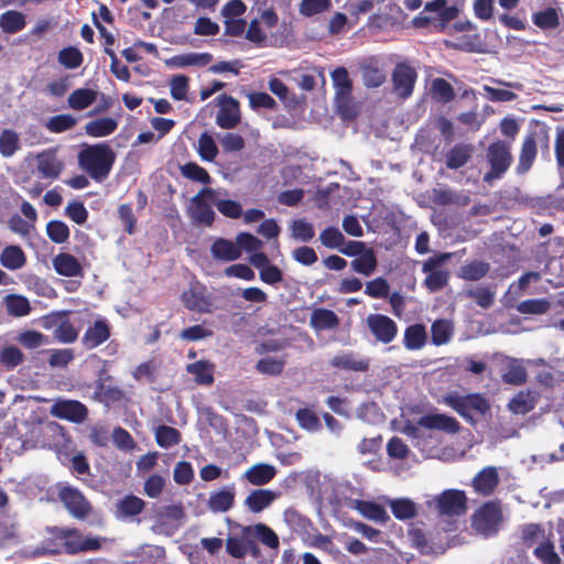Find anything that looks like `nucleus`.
I'll return each instance as SVG.
<instances>
[{
    "instance_id": "69168bd1",
    "label": "nucleus",
    "mask_w": 564,
    "mask_h": 564,
    "mask_svg": "<svg viewBox=\"0 0 564 564\" xmlns=\"http://www.w3.org/2000/svg\"><path fill=\"white\" fill-rule=\"evenodd\" d=\"M185 512L181 505H169L156 510L155 519L163 524L165 520L180 521L184 519Z\"/></svg>"
},
{
    "instance_id": "c85d7f7f",
    "label": "nucleus",
    "mask_w": 564,
    "mask_h": 564,
    "mask_svg": "<svg viewBox=\"0 0 564 564\" xmlns=\"http://www.w3.org/2000/svg\"><path fill=\"white\" fill-rule=\"evenodd\" d=\"M337 315L326 308H315L311 314L310 325L317 332L330 330L338 326Z\"/></svg>"
},
{
    "instance_id": "49530a36",
    "label": "nucleus",
    "mask_w": 564,
    "mask_h": 564,
    "mask_svg": "<svg viewBox=\"0 0 564 564\" xmlns=\"http://www.w3.org/2000/svg\"><path fill=\"white\" fill-rule=\"evenodd\" d=\"M20 149L19 134L10 129L0 133V153L4 158L12 156Z\"/></svg>"
},
{
    "instance_id": "1a4fd4ad",
    "label": "nucleus",
    "mask_w": 564,
    "mask_h": 564,
    "mask_svg": "<svg viewBox=\"0 0 564 564\" xmlns=\"http://www.w3.org/2000/svg\"><path fill=\"white\" fill-rule=\"evenodd\" d=\"M501 519L500 507L494 502H487L473 516V528L482 535H491L498 531Z\"/></svg>"
},
{
    "instance_id": "f257e3e1",
    "label": "nucleus",
    "mask_w": 564,
    "mask_h": 564,
    "mask_svg": "<svg viewBox=\"0 0 564 564\" xmlns=\"http://www.w3.org/2000/svg\"><path fill=\"white\" fill-rule=\"evenodd\" d=\"M115 162L113 151L105 143L86 145L78 153V164L94 180L102 181Z\"/></svg>"
},
{
    "instance_id": "9d476101",
    "label": "nucleus",
    "mask_w": 564,
    "mask_h": 564,
    "mask_svg": "<svg viewBox=\"0 0 564 564\" xmlns=\"http://www.w3.org/2000/svg\"><path fill=\"white\" fill-rule=\"evenodd\" d=\"M67 312H56L45 317L43 326L54 328V337L64 344L74 343L79 334L77 328L68 318Z\"/></svg>"
},
{
    "instance_id": "393cba45",
    "label": "nucleus",
    "mask_w": 564,
    "mask_h": 564,
    "mask_svg": "<svg viewBox=\"0 0 564 564\" xmlns=\"http://www.w3.org/2000/svg\"><path fill=\"white\" fill-rule=\"evenodd\" d=\"M235 496L234 487L214 491L209 495L207 506L214 513L227 512L234 506Z\"/></svg>"
},
{
    "instance_id": "6ab92c4d",
    "label": "nucleus",
    "mask_w": 564,
    "mask_h": 564,
    "mask_svg": "<svg viewBox=\"0 0 564 564\" xmlns=\"http://www.w3.org/2000/svg\"><path fill=\"white\" fill-rule=\"evenodd\" d=\"M276 475V468L270 464L258 463L249 467L242 475L249 484L263 486L269 484Z\"/></svg>"
},
{
    "instance_id": "864d4df0",
    "label": "nucleus",
    "mask_w": 564,
    "mask_h": 564,
    "mask_svg": "<svg viewBox=\"0 0 564 564\" xmlns=\"http://www.w3.org/2000/svg\"><path fill=\"white\" fill-rule=\"evenodd\" d=\"M551 308L550 301L545 299H531L518 304L517 311L521 314L541 315Z\"/></svg>"
},
{
    "instance_id": "6e6552de",
    "label": "nucleus",
    "mask_w": 564,
    "mask_h": 564,
    "mask_svg": "<svg viewBox=\"0 0 564 564\" xmlns=\"http://www.w3.org/2000/svg\"><path fill=\"white\" fill-rule=\"evenodd\" d=\"M58 498L75 519L84 520L91 512V505L77 488L59 486Z\"/></svg>"
},
{
    "instance_id": "e433bc0d",
    "label": "nucleus",
    "mask_w": 564,
    "mask_h": 564,
    "mask_svg": "<svg viewBox=\"0 0 564 564\" xmlns=\"http://www.w3.org/2000/svg\"><path fill=\"white\" fill-rule=\"evenodd\" d=\"M426 339L425 327L421 324H414L405 329L403 344L409 350H419L424 347Z\"/></svg>"
},
{
    "instance_id": "603ef678",
    "label": "nucleus",
    "mask_w": 564,
    "mask_h": 564,
    "mask_svg": "<svg viewBox=\"0 0 564 564\" xmlns=\"http://www.w3.org/2000/svg\"><path fill=\"white\" fill-rule=\"evenodd\" d=\"M197 151L202 160L207 162H213L218 154L216 142L207 132L199 135L197 141Z\"/></svg>"
},
{
    "instance_id": "dca6fc26",
    "label": "nucleus",
    "mask_w": 564,
    "mask_h": 564,
    "mask_svg": "<svg viewBox=\"0 0 564 564\" xmlns=\"http://www.w3.org/2000/svg\"><path fill=\"white\" fill-rule=\"evenodd\" d=\"M37 172L44 178L56 180L64 170V163L57 158L55 149H47L35 158Z\"/></svg>"
},
{
    "instance_id": "4468645a",
    "label": "nucleus",
    "mask_w": 564,
    "mask_h": 564,
    "mask_svg": "<svg viewBox=\"0 0 564 564\" xmlns=\"http://www.w3.org/2000/svg\"><path fill=\"white\" fill-rule=\"evenodd\" d=\"M50 413L54 417L80 423L86 419L88 411L79 401L58 400L51 406Z\"/></svg>"
},
{
    "instance_id": "a19ab883",
    "label": "nucleus",
    "mask_w": 564,
    "mask_h": 564,
    "mask_svg": "<svg viewBox=\"0 0 564 564\" xmlns=\"http://www.w3.org/2000/svg\"><path fill=\"white\" fill-rule=\"evenodd\" d=\"M0 26L6 33H17L25 26V15L22 12L10 10L0 17Z\"/></svg>"
},
{
    "instance_id": "2eb2a0df",
    "label": "nucleus",
    "mask_w": 564,
    "mask_h": 564,
    "mask_svg": "<svg viewBox=\"0 0 564 564\" xmlns=\"http://www.w3.org/2000/svg\"><path fill=\"white\" fill-rule=\"evenodd\" d=\"M393 89L401 98H408L416 82V72L406 64H398L392 73Z\"/></svg>"
},
{
    "instance_id": "4be33fe9",
    "label": "nucleus",
    "mask_w": 564,
    "mask_h": 564,
    "mask_svg": "<svg viewBox=\"0 0 564 564\" xmlns=\"http://www.w3.org/2000/svg\"><path fill=\"white\" fill-rule=\"evenodd\" d=\"M499 481L498 471L495 467L489 466L481 469L473 479L475 491L481 495H490L497 487Z\"/></svg>"
},
{
    "instance_id": "3c124183",
    "label": "nucleus",
    "mask_w": 564,
    "mask_h": 564,
    "mask_svg": "<svg viewBox=\"0 0 564 564\" xmlns=\"http://www.w3.org/2000/svg\"><path fill=\"white\" fill-rule=\"evenodd\" d=\"M285 523L297 533H306L312 527L311 521L293 508L284 511Z\"/></svg>"
},
{
    "instance_id": "4d7b16f0",
    "label": "nucleus",
    "mask_w": 564,
    "mask_h": 564,
    "mask_svg": "<svg viewBox=\"0 0 564 564\" xmlns=\"http://www.w3.org/2000/svg\"><path fill=\"white\" fill-rule=\"evenodd\" d=\"M489 271V264L484 261H474L460 268V276L465 280L477 281Z\"/></svg>"
},
{
    "instance_id": "20e7f679",
    "label": "nucleus",
    "mask_w": 564,
    "mask_h": 564,
    "mask_svg": "<svg viewBox=\"0 0 564 564\" xmlns=\"http://www.w3.org/2000/svg\"><path fill=\"white\" fill-rule=\"evenodd\" d=\"M442 401L469 422H474L473 413L485 415L490 410L489 402L478 393L462 395L451 392L443 395Z\"/></svg>"
},
{
    "instance_id": "c03bdc74",
    "label": "nucleus",
    "mask_w": 564,
    "mask_h": 564,
    "mask_svg": "<svg viewBox=\"0 0 564 564\" xmlns=\"http://www.w3.org/2000/svg\"><path fill=\"white\" fill-rule=\"evenodd\" d=\"M432 341L436 346L447 344L453 336V325L445 319L435 321L431 327Z\"/></svg>"
},
{
    "instance_id": "58836bf2",
    "label": "nucleus",
    "mask_w": 564,
    "mask_h": 564,
    "mask_svg": "<svg viewBox=\"0 0 564 564\" xmlns=\"http://www.w3.org/2000/svg\"><path fill=\"white\" fill-rule=\"evenodd\" d=\"M350 264L355 272L369 276L377 268V258L373 250L368 248L360 256L355 258Z\"/></svg>"
},
{
    "instance_id": "4c0bfd02",
    "label": "nucleus",
    "mask_w": 564,
    "mask_h": 564,
    "mask_svg": "<svg viewBox=\"0 0 564 564\" xmlns=\"http://www.w3.org/2000/svg\"><path fill=\"white\" fill-rule=\"evenodd\" d=\"M332 366L347 371L364 372L368 369L367 361L359 359L355 354H340L335 356L332 361Z\"/></svg>"
},
{
    "instance_id": "de8ad7c7",
    "label": "nucleus",
    "mask_w": 564,
    "mask_h": 564,
    "mask_svg": "<svg viewBox=\"0 0 564 564\" xmlns=\"http://www.w3.org/2000/svg\"><path fill=\"white\" fill-rule=\"evenodd\" d=\"M523 540L529 544L539 545L551 538V530L535 523L527 524L522 530Z\"/></svg>"
},
{
    "instance_id": "6e6d98bb",
    "label": "nucleus",
    "mask_w": 564,
    "mask_h": 564,
    "mask_svg": "<svg viewBox=\"0 0 564 564\" xmlns=\"http://www.w3.org/2000/svg\"><path fill=\"white\" fill-rule=\"evenodd\" d=\"M155 440L161 447L169 448L181 442V434L174 427L161 425L155 430Z\"/></svg>"
},
{
    "instance_id": "cd10ccee",
    "label": "nucleus",
    "mask_w": 564,
    "mask_h": 564,
    "mask_svg": "<svg viewBox=\"0 0 564 564\" xmlns=\"http://www.w3.org/2000/svg\"><path fill=\"white\" fill-rule=\"evenodd\" d=\"M473 153L474 147L471 144L458 143L446 153V166L451 170H457L470 160Z\"/></svg>"
},
{
    "instance_id": "c9c22d12",
    "label": "nucleus",
    "mask_w": 564,
    "mask_h": 564,
    "mask_svg": "<svg viewBox=\"0 0 564 564\" xmlns=\"http://www.w3.org/2000/svg\"><path fill=\"white\" fill-rule=\"evenodd\" d=\"M362 80L367 87H379L386 82V73L376 61H367L362 68Z\"/></svg>"
},
{
    "instance_id": "bb28decb",
    "label": "nucleus",
    "mask_w": 564,
    "mask_h": 564,
    "mask_svg": "<svg viewBox=\"0 0 564 564\" xmlns=\"http://www.w3.org/2000/svg\"><path fill=\"white\" fill-rule=\"evenodd\" d=\"M110 336L107 323L102 319L96 321L95 324L86 330L83 337V344L86 348L93 349L105 343Z\"/></svg>"
},
{
    "instance_id": "09e8293b",
    "label": "nucleus",
    "mask_w": 564,
    "mask_h": 564,
    "mask_svg": "<svg viewBox=\"0 0 564 564\" xmlns=\"http://www.w3.org/2000/svg\"><path fill=\"white\" fill-rule=\"evenodd\" d=\"M390 507L394 517L400 520H408L416 514V506L409 498L393 499Z\"/></svg>"
},
{
    "instance_id": "aec40b11",
    "label": "nucleus",
    "mask_w": 564,
    "mask_h": 564,
    "mask_svg": "<svg viewBox=\"0 0 564 564\" xmlns=\"http://www.w3.org/2000/svg\"><path fill=\"white\" fill-rule=\"evenodd\" d=\"M332 79L336 91V101L339 108L345 106L350 97L352 84L348 72L344 67L336 68L332 73Z\"/></svg>"
},
{
    "instance_id": "b1692460",
    "label": "nucleus",
    "mask_w": 564,
    "mask_h": 564,
    "mask_svg": "<svg viewBox=\"0 0 564 564\" xmlns=\"http://www.w3.org/2000/svg\"><path fill=\"white\" fill-rule=\"evenodd\" d=\"M212 61L213 55L210 53L189 52L175 55L170 61H167V65L177 68H184L189 66L203 67L209 64Z\"/></svg>"
},
{
    "instance_id": "7ed1b4c3",
    "label": "nucleus",
    "mask_w": 564,
    "mask_h": 564,
    "mask_svg": "<svg viewBox=\"0 0 564 564\" xmlns=\"http://www.w3.org/2000/svg\"><path fill=\"white\" fill-rule=\"evenodd\" d=\"M426 506L440 517H460L467 511V496L463 490L446 489L426 501Z\"/></svg>"
},
{
    "instance_id": "f704fd0d",
    "label": "nucleus",
    "mask_w": 564,
    "mask_h": 564,
    "mask_svg": "<svg viewBox=\"0 0 564 564\" xmlns=\"http://www.w3.org/2000/svg\"><path fill=\"white\" fill-rule=\"evenodd\" d=\"M98 93L90 88H78L72 91L67 98V105L73 110H84L93 105L97 99Z\"/></svg>"
},
{
    "instance_id": "f03ea898",
    "label": "nucleus",
    "mask_w": 564,
    "mask_h": 564,
    "mask_svg": "<svg viewBox=\"0 0 564 564\" xmlns=\"http://www.w3.org/2000/svg\"><path fill=\"white\" fill-rule=\"evenodd\" d=\"M57 539L63 540L59 549L48 547L37 551V554H75L79 552L96 551L101 547L102 539L85 536L76 529H58Z\"/></svg>"
},
{
    "instance_id": "774afa93",
    "label": "nucleus",
    "mask_w": 564,
    "mask_h": 564,
    "mask_svg": "<svg viewBox=\"0 0 564 564\" xmlns=\"http://www.w3.org/2000/svg\"><path fill=\"white\" fill-rule=\"evenodd\" d=\"M285 361L283 359H276L267 357L263 359H260L256 368L260 373L268 375V376H278L283 371Z\"/></svg>"
},
{
    "instance_id": "5fc2aeb1",
    "label": "nucleus",
    "mask_w": 564,
    "mask_h": 564,
    "mask_svg": "<svg viewBox=\"0 0 564 564\" xmlns=\"http://www.w3.org/2000/svg\"><path fill=\"white\" fill-rule=\"evenodd\" d=\"M182 302L188 310L197 312H205L209 306L204 295L195 289L183 292Z\"/></svg>"
},
{
    "instance_id": "ddd939ff",
    "label": "nucleus",
    "mask_w": 564,
    "mask_h": 564,
    "mask_svg": "<svg viewBox=\"0 0 564 564\" xmlns=\"http://www.w3.org/2000/svg\"><path fill=\"white\" fill-rule=\"evenodd\" d=\"M367 325L377 340L384 344L391 343L398 334L395 322L382 314H370L367 317Z\"/></svg>"
},
{
    "instance_id": "13d9d810",
    "label": "nucleus",
    "mask_w": 564,
    "mask_h": 564,
    "mask_svg": "<svg viewBox=\"0 0 564 564\" xmlns=\"http://www.w3.org/2000/svg\"><path fill=\"white\" fill-rule=\"evenodd\" d=\"M220 193L216 196L214 205L217 207L220 214L228 218H239L242 215V206L240 203L231 199H223L219 197Z\"/></svg>"
},
{
    "instance_id": "37998d69",
    "label": "nucleus",
    "mask_w": 564,
    "mask_h": 564,
    "mask_svg": "<svg viewBox=\"0 0 564 564\" xmlns=\"http://www.w3.org/2000/svg\"><path fill=\"white\" fill-rule=\"evenodd\" d=\"M78 120L69 113L56 115L47 119L45 128L53 133H62L73 129Z\"/></svg>"
},
{
    "instance_id": "8fccbe9b",
    "label": "nucleus",
    "mask_w": 564,
    "mask_h": 564,
    "mask_svg": "<svg viewBox=\"0 0 564 564\" xmlns=\"http://www.w3.org/2000/svg\"><path fill=\"white\" fill-rule=\"evenodd\" d=\"M332 8V0H302L299 4V12L306 17L312 18Z\"/></svg>"
},
{
    "instance_id": "680f3d73",
    "label": "nucleus",
    "mask_w": 564,
    "mask_h": 564,
    "mask_svg": "<svg viewBox=\"0 0 564 564\" xmlns=\"http://www.w3.org/2000/svg\"><path fill=\"white\" fill-rule=\"evenodd\" d=\"M319 240L326 248L339 249L345 242V237L338 228L328 227L319 234Z\"/></svg>"
},
{
    "instance_id": "052dcab7",
    "label": "nucleus",
    "mask_w": 564,
    "mask_h": 564,
    "mask_svg": "<svg viewBox=\"0 0 564 564\" xmlns=\"http://www.w3.org/2000/svg\"><path fill=\"white\" fill-rule=\"evenodd\" d=\"M17 340L22 346H24L25 348H29V349H34V348H37V347L48 344L47 337L36 330L21 332L18 335Z\"/></svg>"
},
{
    "instance_id": "0e129e2a",
    "label": "nucleus",
    "mask_w": 564,
    "mask_h": 564,
    "mask_svg": "<svg viewBox=\"0 0 564 564\" xmlns=\"http://www.w3.org/2000/svg\"><path fill=\"white\" fill-rule=\"evenodd\" d=\"M291 232L294 239L303 242L310 241L315 235L313 225L304 219L292 221Z\"/></svg>"
},
{
    "instance_id": "a18cd8bd",
    "label": "nucleus",
    "mask_w": 564,
    "mask_h": 564,
    "mask_svg": "<svg viewBox=\"0 0 564 564\" xmlns=\"http://www.w3.org/2000/svg\"><path fill=\"white\" fill-rule=\"evenodd\" d=\"M253 532L258 539L269 547L276 549L279 546L278 535L265 524L259 523L254 527L243 528V534Z\"/></svg>"
},
{
    "instance_id": "f3484780",
    "label": "nucleus",
    "mask_w": 564,
    "mask_h": 564,
    "mask_svg": "<svg viewBox=\"0 0 564 564\" xmlns=\"http://www.w3.org/2000/svg\"><path fill=\"white\" fill-rule=\"evenodd\" d=\"M533 364H543L542 359L536 361L508 358L505 364L502 380L510 384H522L527 381V366Z\"/></svg>"
},
{
    "instance_id": "a211bd4d",
    "label": "nucleus",
    "mask_w": 564,
    "mask_h": 564,
    "mask_svg": "<svg viewBox=\"0 0 564 564\" xmlns=\"http://www.w3.org/2000/svg\"><path fill=\"white\" fill-rule=\"evenodd\" d=\"M280 494L270 489L252 490L245 499V506L253 513H259L269 508Z\"/></svg>"
},
{
    "instance_id": "5701e85b",
    "label": "nucleus",
    "mask_w": 564,
    "mask_h": 564,
    "mask_svg": "<svg viewBox=\"0 0 564 564\" xmlns=\"http://www.w3.org/2000/svg\"><path fill=\"white\" fill-rule=\"evenodd\" d=\"M212 256L220 261L229 262L240 258V248L237 241L218 238L210 247Z\"/></svg>"
},
{
    "instance_id": "423d86ee",
    "label": "nucleus",
    "mask_w": 564,
    "mask_h": 564,
    "mask_svg": "<svg viewBox=\"0 0 564 564\" xmlns=\"http://www.w3.org/2000/svg\"><path fill=\"white\" fill-rule=\"evenodd\" d=\"M218 191L205 187L191 198L188 214L195 224L210 226L215 219V212L212 208Z\"/></svg>"
},
{
    "instance_id": "f8f14e48",
    "label": "nucleus",
    "mask_w": 564,
    "mask_h": 564,
    "mask_svg": "<svg viewBox=\"0 0 564 564\" xmlns=\"http://www.w3.org/2000/svg\"><path fill=\"white\" fill-rule=\"evenodd\" d=\"M219 112L216 123L223 129H234L240 122L239 102L231 96L221 95L217 98Z\"/></svg>"
},
{
    "instance_id": "7c9ffc66",
    "label": "nucleus",
    "mask_w": 564,
    "mask_h": 564,
    "mask_svg": "<svg viewBox=\"0 0 564 564\" xmlns=\"http://www.w3.org/2000/svg\"><path fill=\"white\" fill-rule=\"evenodd\" d=\"M536 153H538V150H536L535 138L533 134H529L524 138L522 147H521L517 172L518 173L528 172L531 169V166L536 158Z\"/></svg>"
},
{
    "instance_id": "338daca9",
    "label": "nucleus",
    "mask_w": 564,
    "mask_h": 564,
    "mask_svg": "<svg viewBox=\"0 0 564 564\" xmlns=\"http://www.w3.org/2000/svg\"><path fill=\"white\" fill-rule=\"evenodd\" d=\"M46 234L55 243H63L69 237V229L67 225L61 220H51L46 225Z\"/></svg>"
},
{
    "instance_id": "e2e57ef3",
    "label": "nucleus",
    "mask_w": 564,
    "mask_h": 564,
    "mask_svg": "<svg viewBox=\"0 0 564 564\" xmlns=\"http://www.w3.org/2000/svg\"><path fill=\"white\" fill-rule=\"evenodd\" d=\"M165 485V477L158 474H153L145 479L143 491L149 498L156 499L163 492Z\"/></svg>"
},
{
    "instance_id": "9b49d317",
    "label": "nucleus",
    "mask_w": 564,
    "mask_h": 564,
    "mask_svg": "<svg viewBox=\"0 0 564 564\" xmlns=\"http://www.w3.org/2000/svg\"><path fill=\"white\" fill-rule=\"evenodd\" d=\"M451 257L452 253L446 252L432 257L424 262L423 271L427 273L425 284L432 292L441 290L447 283L448 272L437 270V268L451 259Z\"/></svg>"
},
{
    "instance_id": "bf43d9fd",
    "label": "nucleus",
    "mask_w": 564,
    "mask_h": 564,
    "mask_svg": "<svg viewBox=\"0 0 564 564\" xmlns=\"http://www.w3.org/2000/svg\"><path fill=\"white\" fill-rule=\"evenodd\" d=\"M534 554L539 560H541L544 564H560L561 558L557 553L554 551V545L551 541V538L546 541L540 543L534 549Z\"/></svg>"
},
{
    "instance_id": "39448f33",
    "label": "nucleus",
    "mask_w": 564,
    "mask_h": 564,
    "mask_svg": "<svg viewBox=\"0 0 564 564\" xmlns=\"http://www.w3.org/2000/svg\"><path fill=\"white\" fill-rule=\"evenodd\" d=\"M486 160L490 165V171L484 176V181L490 183L500 178L510 167L512 162L511 144L506 141H495L486 152Z\"/></svg>"
},
{
    "instance_id": "c756f323",
    "label": "nucleus",
    "mask_w": 564,
    "mask_h": 564,
    "mask_svg": "<svg viewBox=\"0 0 564 564\" xmlns=\"http://www.w3.org/2000/svg\"><path fill=\"white\" fill-rule=\"evenodd\" d=\"M351 508L357 510L362 517L368 520L376 522H386L389 519L387 511L378 503L364 501V500H354L351 502Z\"/></svg>"
},
{
    "instance_id": "ea45409f",
    "label": "nucleus",
    "mask_w": 564,
    "mask_h": 564,
    "mask_svg": "<svg viewBox=\"0 0 564 564\" xmlns=\"http://www.w3.org/2000/svg\"><path fill=\"white\" fill-rule=\"evenodd\" d=\"M7 312L15 317L26 316L31 312L29 300L20 294H10L4 297Z\"/></svg>"
},
{
    "instance_id": "72a5a7b5",
    "label": "nucleus",
    "mask_w": 564,
    "mask_h": 564,
    "mask_svg": "<svg viewBox=\"0 0 564 564\" xmlns=\"http://www.w3.org/2000/svg\"><path fill=\"white\" fill-rule=\"evenodd\" d=\"M214 365L207 360H198L186 366L188 373L194 376L195 382L209 386L214 382Z\"/></svg>"
},
{
    "instance_id": "473e14b6",
    "label": "nucleus",
    "mask_w": 564,
    "mask_h": 564,
    "mask_svg": "<svg viewBox=\"0 0 564 564\" xmlns=\"http://www.w3.org/2000/svg\"><path fill=\"white\" fill-rule=\"evenodd\" d=\"M55 271L64 276H77L82 273L78 260L69 253H59L53 259Z\"/></svg>"
},
{
    "instance_id": "79ce46f5",
    "label": "nucleus",
    "mask_w": 564,
    "mask_h": 564,
    "mask_svg": "<svg viewBox=\"0 0 564 564\" xmlns=\"http://www.w3.org/2000/svg\"><path fill=\"white\" fill-rule=\"evenodd\" d=\"M535 402V395L531 391H521L509 402L508 406L516 414H525L534 408Z\"/></svg>"
},
{
    "instance_id": "2f4dec72",
    "label": "nucleus",
    "mask_w": 564,
    "mask_h": 564,
    "mask_svg": "<svg viewBox=\"0 0 564 564\" xmlns=\"http://www.w3.org/2000/svg\"><path fill=\"white\" fill-rule=\"evenodd\" d=\"M118 121L110 117L91 120L85 124V132L93 138H104L116 131Z\"/></svg>"
},
{
    "instance_id": "a878e982",
    "label": "nucleus",
    "mask_w": 564,
    "mask_h": 564,
    "mask_svg": "<svg viewBox=\"0 0 564 564\" xmlns=\"http://www.w3.org/2000/svg\"><path fill=\"white\" fill-rule=\"evenodd\" d=\"M0 263L10 271L22 269L26 263V256L21 247L10 245L2 249L0 253Z\"/></svg>"
},
{
    "instance_id": "0eeeda50",
    "label": "nucleus",
    "mask_w": 564,
    "mask_h": 564,
    "mask_svg": "<svg viewBox=\"0 0 564 564\" xmlns=\"http://www.w3.org/2000/svg\"><path fill=\"white\" fill-rule=\"evenodd\" d=\"M420 427L429 429V430H438L446 433H456L459 430V423L455 417L445 415V414H429L422 416L417 425H413L408 423L403 427V433L416 438L420 435Z\"/></svg>"
},
{
    "instance_id": "412c9836",
    "label": "nucleus",
    "mask_w": 564,
    "mask_h": 564,
    "mask_svg": "<svg viewBox=\"0 0 564 564\" xmlns=\"http://www.w3.org/2000/svg\"><path fill=\"white\" fill-rule=\"evenodd\" d=\"M144 506L145 502L141 498L128 495L117 501L115 516L117 519L124 520L141 513Z\"/></svg>"
}]
</instances>
